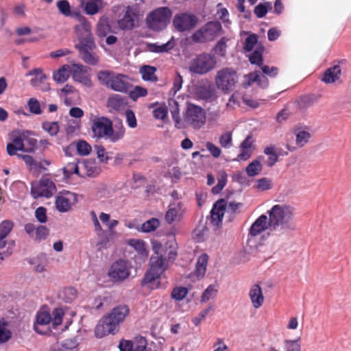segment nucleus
<instances>
[{
    "instance_id": "c756f323",
    "label": "nucleus",
    "mask_w": 351,
    "mask_h": 351,
    "mask_svg": "<svg viewBox=\"0 0 351 351\" xmlns=\"http://www.w3.org/2000/svg\"><path fill=\"white\" fill-rule=\"evenodd\" d=\"M208 261V256L206 254H202L198 257L194 271L197 278H202L204 276Z\"/></svg>"
},
{
    "instance_id": "dca6fc26",
    "label": "nucleus",
    "mask_w": 351,
    "mask_h": 351,
    "mask_svg": "<svg viewBox=\"0 0 351 351\" xmlns=\"http://www.w3.org/2000/svg\"><path fill=\"white\" fill-rule=\"evenodd\" d=\"M77 202V196L75 193L63 191L56 197V208L62 213L67 212Z\"/></svg>"
},
{
    "instance_id": "412c9836",
    "label": "nucleus",
    "mask_w": 351,
    "mask_h": 351,
    "mask_svg": "<svg viewBox=\"0 0 351 351\" xmlns=\"http://www.w3.org/2000/svg\"><path fill=\"white\" fill-rule=\"evenodd\" d=\"M12 143L7 145V152L10 156H14L16 151L25 152L24 132L13 133L11 136Z\"/></svg>"
},
{
    "instance_id": "6e6552de",
    "label": "nucleus",
    "mask_w": 351,
    "mask_h": 351,
    "mask_svg": "<svg viewBox=\"0 0 351 351\" xmlns=\"http://www.w3.org/2000/svg\"><path fill=\"white\" fill-rule=\"evenodd\" d=\"M222 32V26L219 22L209 21L193 34L192 39L194 42L204 43L213 41Z\"/></svg>"
},
{
    "instance_id": "e433bc0d",
    "label": "nucleus",
    "mask_w": 351,
    "mask_h": 351,
    "mask_svg": "<svg viewBox=\"0 0 351 351\" xmlns=\"http://www.w3.org/2000/svg\"><path fill=\"white\" fill-rule=\"evenodd\" d=\"M77 19L80 23L75 27V30L77 34L82 35L80 34L81 31H84V35L92 34L90 23L83 16L77 15Z\"/></svg>"
},
{
    "instance_id": "58836bf2",
    "label": "nucleus",
    "mask_w": 351,
    "mask_h": 351,
    "mask_svg": "<svg viewBox=\"0 0 351 351\" xmlns=\"http://www.w3.org/2000/svg\"><path fill=\"white\" fill-rule=\"evenodd\" d=\"M218 293L217 286L215 285H209L203 292L201 295L200 302L202 303H205L209 301L210 300L214 299L216 298Z\"/></svg>"
},
{
    "instance_id": "20e7f679",
    "label": "nucleus",
    "mask_w": 351,
    "mask_h": 351,
    "mask_svg": "<svg viewBox=\"0 0 351 351\" xmlns=\"http://www.w3.org/2000/svg\"><path fill=\"white\" fill-rule=\"evenodd\" d=\"M125 130L122 124L113 128L112 121L104 117L95 119L91 126L94 138L104 139L111 143H116L122 139L125 135Z\"/></svg>"
},
{
    "instance_id": "f8f14e48",
    "label": "nucleus",
    "mask_w": 351,
    "mask_h": 351,
    "mask_svg": "<svg viewBox=\"0 0 351 351\" xmlns=\"http://www.w3.org/2000/svg\"><path fill=\"white\" fill-rule=\"evenodd\" d=\"M55 184L49 178H43L32 182L31 194L34 199L40 197H50L56 191Z\"/></svg>"
},
{
    "instance_id": "7ed1b4c3",
    "label": "nucleus",
    "mask_w": 351,
    "mask_h": 351,
    "mask_svg": "<svg viewBox=\"0 0 351 351\" xmlns=\"http://www.w3.org/2000/svg\"><path fill=\"white\" fill-rule=\"evenodd\" d=\"M130 313L129 307L121 304L113 308L110 313L104 316L97 324L95 334L97 338H102L109 334L114 335L119 329L120 324L124 322Z\"/></svg>"
},
{
    "instance_id": "ea45409f",
    "label": "nucleus",
    "mask_w": 351,
    "mask_h": 351,
    "mask_svg": "<svg viewBox=\"0 0 351 351\" xmlns=\"http://www.w3.org/2000/svg\"><path fill=\"white\" fill-rule=\"evenodd\" d=\"M208 235V229L205 224H199L193 231V238L197 242H202Z\"/></svg>"
},
{
    "instance_id": "f03ea898",
    "label": "nucleus",
    "mask_w": 351,
    "mask_h": 351,
    "mask_svg": "<svg viewBox=\"0 0 351 351\" xmlns=\"http://www.w3.org/2000/svg\"><path fill=\"white\" fill-rule=\"evenodd\" d=\"M267 213L270 220V231L282 235L295 229V208L292 206L287 204H276Z\"/></svg>"
},
{
    "instance_id": "4468645a",
    "label": "nucleus",
    "mask_w": 351,
    "mask_h": 351,
    "mask_svg": "<svg viewBox=\"0 0 351 351\" xmlns=\"http://www.w3.org/2000/svg\"><path fill=\"white\" fill-rule=\"evenodd\" d=\"M130 274V265L128 261L119 259L110 267L108 275L114 281L120 282L125 280Z\"/></svg>"
},
{
    "instance_id": "c85d7f7f",
    "label": "nucleus",
    "mask_w": 351,
    "mask_h": 351,
    "mask_svg": "<svg viewBox=\"0 0 351 351\" xmlns=\"http://www.w3.org/2000/svg\"><path fill=\"white\" fill-rule=\"evenodd\" d=\"M126 104L127 100L125 97L117 94L109 97L107 101L108 107L116 111L123 110Z\"/></svg>"
},
{
    "instance_id": "09e8293b",
    "label": "nucleus",
    "mask_w": 351,
    "mask_h": 351,
    "mask_svg": "<svg viewBox=\"0 0 351 351\" xmlns=\"http://www.w3.org/2000/svg\"><path fill=\"white\" fill-rule=\"evenodd\" d=\"M81 58L84 62L90 65H96L99 62V56L93 51L80 52Z\"/></svg>"
},
{
    "instance_id": "6ab92c4d",
    "label": "nucleus",
    "mask_w": 351,
    "mask_h": 351,
    "mask_svg": "<svg viewBox=\"0 0 351 351\" xmlns=\"http://www.w3.org/2000/svg\"><path fill=\"white\" fill-rule=\"evenodd\" d=\"M120 351H152L147 348V341L145 338L140 337L134 341L122 340L119 344Z\"/></svg>"
},
{
    "instance_id": "1a4fd4ad",
    "label": "nucleus",
    "mask_w": 351,
    "mask_h": 351,
    "mask_svg": "<svg viewBox=\"0 0 351 351\" xmlns=\"http://www.w3.org/2000/svg\"><path fill=\"white\" fill-rule=\"evenodd\" d=\"M216 63L214 55L203 53L191 60L189 69L191 73L204 75L213 69Z\"/></svg>"
},
{
    "instance_id": "0eeeda50",
    "label": "nucleus",
    "mask_w": 351,
    "mask_h": 351,
    "mask_svg": "<svg viewBox=\"0 0 351 351\" xmlns=\"http://www.w3.org/2000/svg\"><path fill=\"white\" fill-rule=\"evenodd\" d=\"M237 71L230 67H226L217 71L215 76V84L223 93L232 91L238 82Z\"/></svg>"
},
{
    "instance_id": "0e129e2a",
    "label": "nucleus",
    "mask_w": 351,
    "mask_h": 351,
    "mask_svg": "<svg viewBox=\"0 0 351 351\" xmlns=\"http://www.w3.org/2000/svg\"><path fill=\"white\" fill-rule=\"evenodd\" d=\"M57 7L60 12L65 16H71V6L67 0H60L57 2Z\"/></svg>"
},
{
    "instance_id": "13d9d810",
    "label": "nucleus",
    "mask_w": 351,
    "mask_h": 351,
    "mask_svg": "<svg viewBox=\"0 0 351 351\" xmlns=\"http://www.w3.org/2000/svg\"><path fill=\"white\" fill-rule=\"evenodd\" d=\"M264 153L268 156L267 166L272 167L278 161V155L276 152L274 147H267Z\"/></svg>"
},
{
    "instance_id": "5fc2aeb1",
    "label": "nucleus",
    "mask_w": 351,
    "mask_h": 351,
    "mask_svg": "<svg viewBox=\"0 0 351 351\" xmlns=\"http://www.w3.org/2000/svg\"><path fill=\"white\" fill-rule=\"evenodd\" d=\"M188 292L189 291L186 287L180 286L176 287L171 291V297L177 301H181L185 298Z\"/></svg>"
},
{
    "instance_id": "bb28decb",
    "label": "nucleus",
    "mask_w": 351,
    "mask_h": 351,
    "mask_svg": "<svg viewBox=\"0 0 351 351\" xmlns=\"http://www.w3.org/2000/svg\"><path fill=\"white\" fill-rule=\"evenodd\" d=\"M184 214V209L182 208L180 203L171 206L165 215V220L168 223L176 221H180Z\"/></svg>"
},
{
    "instance_id": "a211bd4d",
    "label": "nucleus",
    "mask_w": 351,
    "mask_h": 351,
    "mask_svg": "<svg viewBox=\"0 0 351 351\" xmlns=\"http://www.w3.org/2000/svg\"><path fill=\"white\" fill-rule=\"evenodd\" d=\"M197 21L195 16L184 13L174 17L173 25L179 32H184L194 27Z\"/></svg>"
},
{
    "instance_id": "f704fd0d",
    "label": "nucleus",
    "mask_w": 351,
    "mask_h": 351,
    "mask_svg": "<svg viewBox=\"0 0 351 351\" xmlns=\"http://www.w3.org/2000/svg\"><path fill=\"white\" fill-rule=\"evenodd\" d=\"M116 73L110 71H100L97 73L99 83L110 88Z\"/></svg>"
},
{
    "instance_id": "a18cd8bd",
    "label": "nucleus",
    "mask_w": 351,
    "mask_h": 351,
    "mask_svg": "<svg viewBox=\"0 0 351 351\" xmlns=\"http://www.w3.org/2000/svg\"><path fill=\"white\" fill-rule=\"evenodd\" d=\"M263 165L258 160H254L250 162L245 169L246 173L250 177H254L259 174L262 171Z\"/></svg>"
},
{
    "instance_id": "680f3d73",
    "label": "nucleus",
    "mask_w": 351,
    "mask_h": 351,
    "mask_svg": "<svg viewBox=\"0 0 351 351\" xmlns=\"http://www.w3.org/2000/svg\"><path fill=\"white\" fill-rule=\"evenodd\" d=\"M220 145L225 148L229 149L232 146V135L231 132H226L223 133L219 140Z\"/></svg>"
},
{
    "instance_id": "2f4dec72",
    "label": "nucleus",
    "mask_w": 351,
    "mask_h": 351,
    "mask_svg": "<svg viewBox=\"0 0 351 351\" xmlns=\"http://www.w3.org/2000/svg\"><path fill=\"white\" fill-rule=\"evenodd\" d=\"M156 68L149 65H144L140 69V73L144 81L157 82Z\"/></svg>"
},
{
    "instance_id": "cd10ccee",
    "label": "nucleus",
    "mask_w": 351,
    "mask_h": 351,
    "mask_svg": "<svg viewBox=\"0 0 351 351\" xmlns=\"http://www.w3.org/2000/svg\"><path fill=\"white\" fill-rule=\"evenodd\" d=\"M341 69L339 64H335L326 70L322 80L326 84L335 83L341 75Z\"/></svg>"
},
{
    "instance_id": "864d4df0",
    "label": "nucleus",
    "mask_w": 351,
    "mask_h": 351,
    "mask_svg": "<svg viewBox=\"0 0 351 351\" xmlns=\"http://www.w3.org/2000/svg\"><path fill=\"white\" fill-rule=\"evenodd\" d=\"M169 106L170 112L171 114V117L173 120L176 123V125L180 123V110L178 106V103L177 101L174 99L169 100Z\"/></svg>"
},
{
    "instance_id": "7c9ffc66",
    "label": "nucleus",
    "mask_w": 351,
    "mask_h": 351,
    "mask_svg": "<svg viewBox=\"0 0 351 351\" xmlns=\"http://www.w3.org/2000/svg\"><path fill=\"white\" fill-rule=\"evenodd\" d=\"M70 65L64 64L58 71L53 72V78L58 83L62 84L65 82L70 76Z\"/></svg>"
},
{
    "instance_id": "39448f33",
    "label": "nucleus",
    "mask_w": 351,
    "mask_h": 351,
    "mask_svg": "<svg viewBox=\"0 0 351 351\" xmlns=\"http://www.w3.org/2000/svg\"><path fill=\"white\" fill-rule=\"evenodd\" d=\"M136 3L133 5L125 7L123 13L120 14L118 19V24L121 29H132L136 26L140 18L143 16V10L141 5L144 0H134Z\"/></svg>"
},
{
    "instance_id": "bf43d9fd",
    "label": "nucleus",
    "mask_w": 351,
    "mask_h": 351,
    "mask_svg": "<svg viewBox=\"0 0 351 351\" xmlns=\"http://www.w3.org/2000/svg\"><path fill=\"white\" fill-rule=\"evenodd\" d=\"M42 128L51 136H56L59 132V125L56 121H45L42 124Z\"/></svg>"
},
{
    "instance_id": "6e6d98bb",
    "label": "nucleus",
    "mask_w": 351,
    "mask_h": 351,
    "mask_svg": "<svg viewBox=\"0 0 351 351\" xmlns=\"http://www.w3.org/2000/svg\"><path fill=\"white\" fill-rule=\"evenodd\" d=\"M66 178H70L73 174L80 175L79 167L76 162H69L62 169Z\"/></svg>"
},
{
    "instance_id": "49530a36",
    "label": "nucleus",
    "mask_w": 351,
    "mask_h": 351,
    "mask_svg": "<svg viewBox=\"0 0 351 351\" xmlns=\"http://www.w3.org/2000/svg\"><path fill=\"white\" fill-rule=\"evenodd\" d=\"M216 16L226 26L230 24L229 12L226 8L223 7L222 3H221L217 5Z\"/></svg>"
},
{
    "instance_id": "052dcab7",
    "label": "nucleus",
    "mask_w": 351,
    "mask_h": 351,
    "mask_svg": "<svg viewBox=\"0 0 351 351\" xmlns=\"http://www.w3.org/2000/svg\"><path fill=\"white\" fill-rule=\"evenodd\" d=\"M12 337L10 330L8 328V324L4 321H0V343L7 342Z\"/></svg>"
},
{
    "instance_id": "e2e57ef3",
    "label": "nucleus",
    "mask_w": 351,
    "mask_h": 351,
    "mask_svg": "<svg viewBox=\"0 0 351 351\" xmlns=\"http://www.w3.org/2000/svg\"><path fill=\"white\" fill-rule=\"evenodd\" d=\"M271 3L265 2L263 3H259L254 8V14L258 18L264 17L268 12L269 9H271Z\"/></svg>"
},
{
    "instance_id": "ddd939ff",
    "label": "nucleus",
    "mask_w": 351,
    "mask_h": 351,
    "mask_svg": "<svg viewBox=\"0 0 351 351\" xmlns=\"http://www.w3.org/2000/svg\"><path fill=\"white\" fill-rule=\"evenodd\" d=\"M186 121L193 128H202L206 122L205 110L198 106L189 104L186 112Z\"/></svg>"
},
{
    "instance_id": "f257e3e1",
    "label": "nucleus",
    "mask_w": 351,
    "mask_h": 351,
    "mask_svg": "<svg viewBox=\"0 0 351 351\" xmlns=\"http://www.w3.org/2000/svg\"><path fill=\"white\" fill-rule=\"evenodd\" d=\"M155 254L149 260V268L143 279V284H151L160 278L161 275L171 264L177 256L176 247L174 245L162 247L159 243H155L153 246Z\"/></svg>"
},
{
    "instance_id": "72a5a7b5",
    "label": "nucleus",
    "mask_w": 351,
    "mask_h": 351,
    "mask_svg": "<svg viewBox=\"0 0 351 351\" xmlns=\"http://www.w3.org/2000/svg\"><path fill=\"white\" fill-rule=\"evenodd\" d=\"M112 32L109 20L106 17H101L97 26V34L100 37L106 36Z\"/></svg>"
},
{
    "instance_id": "774afa93",
    "label": "nucleus",
    "mask_w": 351,
    "mask_h": 351,
    "mask_svg": "<svg viewBox=\"0 0 351 351\" xmlns=\"http://www.w3.org/2000/svg\"><path fill=\"white\" fill-rule=\"evenodd\" d=\"M27 106L30 112L35 114H40L42 110L39 101L35 98H30L27 102Z\"/></svg>"
},
{
    "instance_id": "37998d69",
    "label": "nucleus",
    "mask_w": 351,
    "mask_h": 351,
    "mask_svg": "<svg viewBox=\"0 0 351 351\" xmlns=\"http://www.w3.org/2000/svg\"><path fill=\"white\" fill-rule=\"evenodd\" d=\"M128 243L130 246L132 247L141 257L147 256L145 243L143 241L132 239L129 241Z\"/></svg>"
},
{
    "instance_id": "423d86ee",
    "label": "nucleus",
    "mask_w": 351,
    "mask_h": 351,
    "mask_svg": "<svg viewBox=\"0 0 351 351\" xmlns=\"http://www.w3.org/2000/svg\"><path fill=\"white\" fill-rule=\"evenodd\" d=\"M64 311L62 308H55L53 311L52 316L49 313L45 311H40L36 314V322L34 324L35 331L39 334H46L47 331L43 330L40 328L52 324L53 328L62 324Z\"/></svg>"
},
{
    "instance_id": "69168bd1",
    "label": "nucleus",
    "mask_w": 351,
    "mask_h": 351,
    "mask_svg": "<svg viewBox=\"0 0 351 351\" xmlns=\"http://www.w3.org/2000/svg\"><path fill=\"white\" fill-rule=\"evenodd\" d=\"M77 153L81 156H86L91 151L90 145L85 141H80L76 144Z\"/></svg>"
},
{
    "instance_id": "2eb2a0df",
    "label": "nucleus",
    "mask_w": 351,
    "mask_h": 351,
    "mask_svg": "<svg viewBox=\"0 0 351 351\" xmlns=\"http://www.w3.org/2000/svg\"><path fill=\"white\" fill-rule=\"evenodd\" d=\"M99 219L108 228V230H106L108 232V234L106 236H101V238H103L104 239L100 241L97 245H99L100 247H106L110 241V239L114 235V228L119 224V221L116 219H110V215L106 213H101L99 215Z\"/></svg>"
},
{
    "instance_id": "393cba45",
    "label": "nucleus",
    "mask_w": 351,
    "mask_h": 351,
    "mask_svg": "<svg viewBox=\"0 0 351 351\" xmlns=\"http://www.w3.org/2000/svg\"><path fill=\"white\" fill-rule=\"evenodd\" d=\"M249 297L252 306L255 308H260L264 302V296L262 289L257 284H254L250 287L249 291Z\"/></svg>"
},
{
    "instance_id": "a19ab883",
    "label": "nucleus",
    "mask_w": 351,
    "mask_h": 351,
    "mask_svg": "<svg viewBox=\"0 0 351 351\" xmlns=\"http://www.w3.org/2000/svg\"><path fill=\"white\" fill-rule=\"evenodd\" d=\"M160 224L159 219L151 218L141 225L140 230L143 232L149 233L156 230L160 226Z\"/></svg>"
},
{
    "instance_id": "c03bdc74",
    "label": "nucleus",
    "mask_w": 351,
    "mask_h": 351,
    "mask_svg": "<svg viewBox=\"0 0 351 351\" xmlns=\"http://www.w3.org/2000/svg\"><path fill=\"white\" fill-rule=\"evenodd\" d=\"M86 173L89 177H95L100 173V169L98 167L94 161L85 160L82 162Z\"/></svg>"
},
{
    "instance_id": "c9c22d12",
    "label": "nucleus",
    "mask_w": 351,
    "mask_h": 351,
    "mask_svg": "<svg viewBox=\"0 0 351 351\" xmlns=\"http://www.w3.org/2000/svg\"><path fill=\"white\" fill-rule=\"evenodd\" d=\"M70 74L75 81L86 75L88 71L87 67L82 64H72L70 65Z\"/></svg>"
},
{
    "instance_id": "3c124183",
    "label": "nucleus",
    "mask_w": 351,
    "mask_h": 351,
    "mask_svg": "<svg viewBox=\"0 0 351 351\" xmlns=\"http://www.w3.org/2000/svg\"><path fill=\"white\" fill-rule=\"evenodd\" d=\"M90 216L91 220L93 223L95 230L97 232L98 237L101 239V236L107 235L108 232L103 230V228L99 223V217H97L95 212L93 210H91L90 213Z\"/></svg>"
},
{
    "instance_id": "de8ad7c7",
    "label": "nucleus",
    "mask_w": 351,
    "mask_h": 351,
    "mask_svg": "<svg viewBox=\"0 0 351 351\" xmlns=\"http://www.w3.org/2000/svg\"><path fill=\"white\" fill-rule=\"evenodd\" d=\"M228 38L222 37L215 45L213 51L220 57H224L226 54L227 42Z\"/></svg>"
},
{
    "instance_id": "a878e982",
    "label": "nucleus",
    "mask_w": 351,
    "mask_h": 351,
    "mask_svg": "<svg viewBox=\"0 0 351 351\" xmlns=\"http://www.w3.org/2000/svg\"><path fill=\"white\" fill-rule=\"evenodd\" d=\"M79 52L93 51L96 47L92 34L79 35V43L75 45Z\"/></svg>"
},
{
    "instance_id": "4c0bfd02",
    "label": "nucleus",
    "mask_w": 351,
    "mask_h": 351,
    "mask_svg": "<svg viewBox=\"0 0 351 351\" xmlns=\"http://www.w3.org/2000/svg\"><path fill=\"white\" fill-rule=\"evenodd\" d=\"M175 42L172 38L168 42L162 45H158L157 43L152 44L149 46V50L154 53L168 52L169 50L173 48Z\"/></svg>"
},
{
    "instance_id": "4be33fe9",
    "label": "nucleus",
    "mask_w": 351,
    "mask_h": 351,
    "mask_svg": "<svg viewBox=\"0 0 351 351\" xmlns=\"http://www.w3.org/2000/svg\"><path fill=\"white\" fill-rule=\"evenodd\" d=\"M226 207V202L223 199L217 201L210 211V221L214 226H219L223 219Z\"/></svg>"
},
{
    "instance_id": "603ef678",
    "label": "nucleus",
    "mask_w": 351,
    "mask_h": 351,
    "mask_svg": "<svg viewBox=\"0 0 351 351\" xmlns=\"http://www.w3.org/2000/svg\"><path fill=\"white\" fill-rule=\"evenodd\" d=\"M30 263L34 265V268L37 272H43L45 270L47 261L45 256H40L31 260Z\"/></svg>"
},
{
    "instance_id": "9d476101",
    "label": "nucleus",
    "mask_w": 351,
    "mask_h": 351,
    "mask_svg": "<svg viewBox=\"0 0 351 351\" xmlns=\"http://www.w3.org/2000/svg\"><path fill=\"white\" fill-rule=\"evenodd\" d=\"M171 16V11L168 8H159L147 16V26L154 31L162 30L167 26Z\"/></svg>"
},
{
    "instance_id": "9b49d317",
    "label": "nucleus",
    "mask_w": 351,
    "mask_h": 351,
    "mask_svg": "<svg viewBox=\"0 0 351 351\" xmlns=\"http://www.w3.org/2000/svg\"><path fill=\"white\" fill-rule=\"evenodd\" d=\"M253 49H254V51L247 56L249 60L252 64L261 66L263 63V53L264 47L258 44V38L254 34H252L246 38L243 46V50L245 52H250Z\"/></svg>"
},
{
    "instance_id": "338daca9",
    "label": "nucleus",
    "mask_w": 351,
    "mask_h": 351,
    "mask_svg": "<svg viewBox=\"0 0 351 351\" xmlns=\"http://www.w3.org/2000/svg\"><path fill=\"white\" fill-rule=\"evenodd\" d=\"M147 94V90L145 88L136 86L130 92V97L136 101L138 98L145 97Z\"/></svg>"
},
{
    "instance_id": "5701e85b",
    "label": "nucleus",
    "mask_w": 351,
    "mask_h": 351,
    "mask_svg": "<svg viewBox=\"0 0 351 351\" xmlns=\"http://www.w3.org/2000/svg\"><path fill=\"white\" fill-rule=\"evenodd\" d=\"M269 223V218L266 215H261L251 226L250 234L252 237H256L267 229L270 230Z\"/></svg>"
},
{
    "instance_id": "aec40b11",
    "label": "nucleus",
    "mask_w": 351,
    "mask_h": 351,
    "mask_svg": "<svg viewBox=\"0 0 351 351\" xmlns=\"http://www.w3.org/2000/svg\"><path fill=\"white\" fill-rule=\"evenodd\" d=\"M244 77L245 81L243 83V86L245 88L252 86V84L254 82H256L257 84L262 88H266L269 86L268 79L263 74H261L260 71H254L250 73L247 75H245Z\"/></svg>"
},
{
    "instance_id": "8fccbe9b",
    "label": "nucleus",
    "mask_w": 351,
    "mask_h": 351,
    "mask_svg": "<svg viewBox=\"0 0 351 351\" xmlns=\"http://www.w3.org/2000/svg\"><path fill=\"white\" fill-rule=\"evenodd\" d=\"M24 144L25 152H33L37 147V140L34 138L29 136L27 131L24 132Z\"/></svg>"
},
{
    "instance_id": "473e14b6",
    "label": "nucleus",
    "mask_w": 351,
    "mask_h": 351,
    "mask_svg": "<svg viewBox=\"0 0 351 351\" xmlns=\"http://www.w3.org/2000/svg\"><path fill=\"white\" fill-rule=\"evenodd\" d=\"M47 76L43 73L38 77H33L30 81V84L37 89L43 91H48L51 88L49 84L47 82Z\"/></svg>"
},
{
    "instance_id": "f3484780",
    "label": "nucleus",
    "mask_w": 351,
    "mask_h": 351,
    "mask_svg": "<svg viewBox=\"0 0 351 351\" xmlns=\"http://www.w3.org/2000/svg\"><path fill=\"white\" fill-rule=\"evenodd\" d=\"M291 132L295 138L296 145L300 148L309 143L312 138L311 129L304 125L295 126L291 129Z\"/></svg>"
},
{
    "instance_id": "4d7b16f0",
    "label": "nucleus",
    "mask_w": 351,
    "mask_h": 351,
    "mask_svg": "<svg viewBox=\"0 0 351 351\" xmlns=\"http://www.w3.org/2000/svg\"><path fill=\"white\" fill-rule=\"evenodd\" d=\"M300 337L295 340L285 339L283 341L285 351H300Z\"/></svg>"
},
{
    "instance_id": "79ce46f5",
    "label": "nucleus",
    "mask_w": 351,
    "mask_h": 351,
    "mask_svg": "<svg viewBox=\"0 0 351 351\" xmlns=\"http://www.w3.org/2000/svg\"><path fill=\"white\" fill-rule=\"evenodd\" d=\"M101 0H85L82 4L84 5V10L86 14L94 15L99 11V4Z\"/></svg>"
},
{
    "instance_id": "b1692460",
    "label": "nucleus",
    "mask_w": 351,
    "mask_h": 351,
    "mask_svg": "<svg viewBox=\"0 0 351 351\" xmlns=\"http://www.w3.org/2000/svg\"><path fill=\"white\" fill-rule=\"evenodd\" d=\"M130 87L129 77L126 75L116 73L110 88L114 91L127 93Z\"/></svg>"
}]
</instances>
